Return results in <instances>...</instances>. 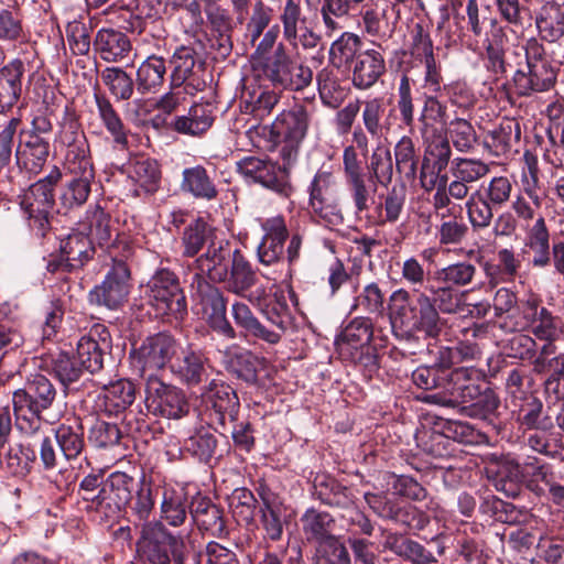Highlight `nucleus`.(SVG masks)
<instances>
[{
	"label": "nucleus",
	"mask_w": 564,
	"mask_h": 564,
	"mask_svg": "<svg viewBox=\"0 0 564 564\" xmlns=\"http://www.w3.org/2000/svg\"><path fill=\"white\" fill-rule=\"evenodd\" d=\"M24 64L15 58L0 69V110L12 108L20 98Z\"/></svg>",
	"instance_id": "30"
},
{
	"label": "nucleus",
	"mask_w": 564,
	"mask_h": 564,
	"mask_svg": "<svg viewBox=\"0 0 564 564\" xmlns=\"http://www.w3.org/2000/svg\"><path fill=\"white\" fill-rule=\"evenodd\" d=\"M513 414L518 413V421L527 429L546 432L553 427V420L543 411V403L536 397H527L519 406L512 408Z\"/></svg>",
	"instance_id": "38"
},
{
	"label": "nucleus",
	"mask_w": 564,
	"mask_h": 564,
	"mask_svg": "<svg viewBox=\"0 0 564 564\" xmlns=\"http://www.w3.org/2000/svg\"><path fill=\"white\" fill-rule=\"evenodd\" d=\"M505 36L502 29L496 30V74L499 72L501 77L508 78L512 76V84L508 80L503 82L496 91V100L499 102L503 99L513 104L512 88L516 90V79L523 70L519 68L522 63V48L513 46H503L502 37Z\"/></svg>",
	"instance_id": "19"
},
{
	"label": "nucleus",
	"mask_w": 564,
	"mask_h": 564,
	"mask_svg": "<svg viewBox=\"0 0 564 564\" xmlns=\"http://www.w3.org/2000/svg\"><path fill=\"white\" fill-rule=\"evenodd\" d=\"M319 4L325 35L328 37L343 28L338 19L347 18L357 8L351 0H321Z\"/></svg>",
	"instance_id": "50"
},
{
	"label": "nucleus",
	"mask_w": 564,
	"mask_h": 564,
	"mask_svg": "<svg viewBox=\"0 0 564 564\" xmlns=\"http://www.w3.org/2000/svg\"><path fill=\"white\" fill-rule=\"evenodd\" d=\"M530 329L538 339L546 341L534 362L535 370L542 372L546 368L552 367L553 362L558 361V358L555 356V346L552 343L562 335L563 323L545 307H541L539 311L535 310Z\"/></svg>",
	"instance_id": "14"
},
{
	"label": "nucleus",
	"mask_w": 564,
	"mask_h": 564,
	"mask_svg": "<svg viewBox=\"0 0 564 564\" xmlns=\"http://www.w3.org/2000/svg\"><path fill=\"white\" fill-rule=\"evenodd\" d=\"M89 153V144L85 137L82 135L80 138L75 139L74 142L69 144L66 152V170L72 175H88L89 177H95Z\"/></svg>",
	"instance_id": "48"
},
{
	"label": "nucleus",
	"mask_w": 564,
	"mask_h": 564,
	"mask_svg": "<svg viewBox=\"0 0 564 564\" xmlns=\"http://www.w3.org/2000/svg\"><path fill=\"white\" fill-rule=\"evenodd\" d=\"M522 474L514 458L503 456L496 458V491L505 497H517L520 492Z\"/></svg>",
	"instance_id": "41"
},
{
	"label": "nucleus",
	"mask_w": 564,
	"mask_h": 564,
	"mask_svg": "<svg viewBox=\"0 0 564 564\" xmlns=\"http://www.w3.org/2000/svg\"><path fill=\"white\" fill-rule=\"evenodd\" d=\"M135 387L128 379H119L102 387L98 397V408L109 415H119L132 405Z\"/></svg>",
	"instance_id": "24"
},
{
	"label": "nucleus",
	"mask_w": 564,
	"mask_h": 564,
	"mask_svg": "<svg viewBox=\"0 0 564 564\" xmlns=\"http://www.w3.org/2000/svg\"><path fill=\"white\" fill-rule=\"evenodd\" d=\"M192 288L194 296L200 307L203 317L210 327L229 339L236 338V332L226 317V301L223 293L196 273Z\"/></svg>",
	"instance_id": "10"
},
{
	"label": "nucleus",
	"mask_w": 564,
	"mask_h": 564,
	"mask_svg": "<svg viewBox=\"0 0 564 564\" xmlns=\"http://www.w3.org/2000/svg\"><path fill=\"white\" fill-rule=\"evenodd\" d=\"M261 499L260 523L264 531V538L276 542L282 539L284 521L282 518L283 507L279 498L270 490L262 488L259 491Z\"/></svg>",
	"instance_id": "28"
},
{
	"label": "nucleus",
	"mask_w": 564,
	"mask_h": 564,
	"mask_svg": "<svg viewBox=\"0 0 564 564\" xmlns=\"http://www.w3.org/2000/svg\"><path fill=\"white\" fill-rule=\"evenodd\" d=\"M494 191V178L489 182L485 193L473 196L467 204L468 216L474 227L484 228L489 226L492 218V208L490 203Z\"/></svg>",
	"instance_id": "54"
},
{
	"label": "nucleus",
	"mask_w": 564,
	"mask_h": 564,
	"mask_svg": "<svg viewBox=\"0 0 564 564\" xmlns=\"http://www.w3.org/2000/svg\"><path fill=\"white\" fill-rule=\"evenodd\" d=\"M345 181L349 197L354 204L355 214L359 215L368 210L373 200L378 184H367L365 174L346 177Z\"/></svg>",
	"instance_id": "53"
},
{
	"label": "nucleus",
	"mask_w": 564,
	"mask_h": 564,
	"mask_svg": "<svg viewBox=\"0 0 564 564\" xmlns=\"http://www.w3.org/2000/svg\"><path fill=\"white\" fill-rule=\"evenodd\" d=\"M166 74L165 59L161 56L150 55L137 70V86L142 94L152 91L162 86Z\"/></svg>",
	"instance_id": "45"
},
{
	"label": "nucleus",
	"mask_w": 564,
	"mask_h": 564,
	"mask_svg": "<svg viewBox=\"0 0 564 564\" xmlns=\"http://www.w3.org/2000/svg\"><path fill=\"white\" fill-rule=\"evenodd\" d=\"M280 21L283 28V39L292 47L301 46L303 50H313L319 44L321 35L304 25L305 18L302 14V8L289 7L285 12H281Z\"/></svg>",
	"instance_id": "22"
},
{
	"label": "nucleus",
	"mask_w": 564,
	"mask_h": 564,
	"mask_svg": "<svg viewBox=\"0 0 564 564\" xmlns=\"http://www.w3.org/2000/svg\"><path fill=\"white\" fill-rule=\"evenodd\" d=\"M390 322L393 329L408 334L423 333L435 338L442 330V319L432 299L424 292L397 290L390 296Z\"/></svg>",
	"instance_id": "1"
},
{
	"label": "nucleus",
	"mask_w": 564,
	"mask_h": 564,
	"mask_svg": "<svg viewBox=\"0 0 564 564\" xmlns=\"http://www.w3.org/2000/svg\"><path fill=\"white\" fill-rule=\"evenodd\" d=\"M301 523L308 542H318L321 546L327 539L335 538L332 534L335 519L328 512L307 509L301 517Z\"/></svg>",
	"instance_id": "36"
},
{
	"label": "nucleus",
	"mask_w": 564,
	"mask_h": 564,
	"mask_svg": "<svg viewBox=\"0 0 564 564\" xmlns=\"http://www.w3.org/2000/svg\"><path fill=\"white\" fill-rule=\"evenodd\" d=\"M307 112L295 108L281 112L272 124L273 132L281 140L302 142L307 131Z\"/></svg>",
	"instance_id": "35"
},
{
	"label": "nucleus",
	"mask_w": 564,
	"mask_h": 564,
	"mask_svg": "<svg viewBox=\"0 0 564 564\" xmlns=\"http://www.w3.org/2000/svg\"><path fill=\"white\" fill-rule=\"evenodd\" d=\"M50 154V143L36 133H29L20 141L15 150V160L20 169L36 174L44 166Z\"/></svg>",
	"instance_id": "26"
},
{
	"label": "nucleus",
	"mask_w": 564,
	"mask_h": 564,
	"mask_svg": "<svg viewBox=\"0 0 564 564\" xmlns=\"http://www.w3.org/2000/svg\"><path fill=\"white\" fill-rule=\"evenodd\" d=\"M520 512L511 505L496 497V535L502 543V553L508 562L518 561L524 563L530 546L535 538L525 529L513 525L519 521Z\"/></svg>",
	"instance_id": "6"
},
{
	"label": "nucleus",
	"mask_w": 564,
	"mask_h": 564,
	"mask_svg": "<svg viewBox=\"0 0 564 564\" xmlns=\"http://www.w3.org/2000/svg\"><path fill=\"white\" fill-rule=\"evenodd\" d=\"M98 118L108 133L112 137L113 143L121 149L128 145V131L108 98L95 95Z\"/></svg>",
	"instance_id": "42"
},
{
	"label": "nucleus",
	"mask_w": 564,
	"mask_h": 564,
	"mask_svg": "<svg viewBox=\"0 0 564 564\" xmlns=\"http://www.w3.org/2000/svg\"><path fill=\"white\" fill-rule=\"evenodd\" d=\"M131 178L147 193H154L160 185L161 172L154 160L142 159L133 163Z\"/></svg>",
	"instance_id": "59"
},
{
	"label": "nucleus",
	"mask_w": 564,
	"mask_h": 564,
	"mask_svg": "<svg viewBox=\"0 0 564 564\" xmlns=\"http://www.w3.org/2000/svg\"><path fill=\"white\" fill-rule=\"evenodd\" d=\"M226 369L246 382H256L258 378L256 357L251 351L237 345L228 347L224 352Z\"/></svg>",
	"instance_id": "37"
},
{
	"label": "nucleus",
	"mask_w": 564,
	"mask_h": 564,
	"mask_svg": "<svg viewBox=\"0 0 564 564\" xmlns=\"http://www.w3.org/2000/svg\"><path fill=\"white\" fill-rule=\"evenodd\" d=\"M279 99L280 95L276 91L261 87L243 95L246 111L251 112L257 118L268 116Z\"/></svg>",
	"instance_id": "56"
},
{
	"label": "nucleus",
	"mask_w": 564,
	"mask_h": 564,
	"mask_svg": "<svg viewBox=\"0 0 564 564\" xmlns=\"http://www.w3.org/2000/svg\"><path fill=\"white\" fill-rule=\"evenodd\" d=\"M372 335V324L368 318L352 319L335 341L339 356H352V351L370 346Z\"/></svg>",
	"instance_id": "29"
},
{
	"label": "nucleus",
	"mask_w": 564,
	"mask_h": 564,
	"mask_svg": "<svg viewBox=\"0 0 564 564\" xmlns=\"http://www.w3.org/2000/svg\"><path fill=\"white\" fill-rule=\"evenodd\" d=\"M361 39L352 32H343L329 47V62L336 68L349 67L356 61L361 48Z\"/></svg>",
	"instance_id": "43"
},
{
	"label": "nucleus",
	"mask_w": 564,
	"mask_h": 564,
	"mask_svg": "<svg viewBox=\"0 0 564 564\" xmlns=\"http://www.w3.org/2000/svg\"><path fill=\"white\" fill-rule=\"evenodd\" d=\"M94 217L96 220V228H90L89 234L73 230L66 236L65 247H72L73 245L104 247L110 238V232L106 224L105 213L100 207H96Z\"/></svg>",
	"instance_id": "49"
},
{
	"label": "nucleus",
	"mask_w": 564,
	"mask_h": 564,
	"mask_svg": "<svg viewBox=\"0 0 564 564\" xmlns=\"http://www.w3.org/2000/svg\"><path fill=\"white\" fill-rule=\"evenodd\" d=\"M172 67L171 86L173 88L182 87L183 84L192 76L196 65V52L189 46H180L175 50L170 58Z\"/></svg>",
	"instance_id": "52"
},
{
	"label": "nucleus",
	"mask_w": 564,
	"mask_h": 564,
	"mask_svg": "<svg viewBox=\"0 0 564 564\" xmlns=\"http://www.w3.org/2000/svg\"><path fill=\"white\" fill-rule=\"evenodd\" d=\"M351 66V83L360 90L371 88L386 73L384 57L375 48L360 52Z\"/></svg>",
	"instance_id": "23"
},
{
	"label": "nucleus",
	"mask_w": 564,
	"mask_h": 564,
	"mask_svg": "<svg viewBox=\"0 0 564 564\" xmlns=\"http://www.w3.org/2000/svg\"><path fill=\"white\" fill-rule=\"evenodd\" d=\"M230 249H206L195 259V264L200 273H206L212 280L223 281L228 274L232 262Z\"/></svg>",
	"instance_id": "44"
},
{
	"label": "nucleus",
	"mask_w": 564,
	"mask_h": 564,
	"mask_svg": "<svg viewBox=\"0 0 564 564\" xmlns=\"http://www.w3.org/2000/svg\"><path fill=\"white\" fill-rule=\"evenodd\" d=\"M54 436L62 455L67 459H76L85 447L84 427L79 419H68L54 430Z\"/></svg>",
	"instance_id": "31"
},
{
	"label": "nucleus",
	"mask_w": 564,
	"mask_h": 564,
	"mask_svg": "<svg viewBox=\"0 0 564 564\" xmlns=\"http://www.w3.org/2000/svg\"><path fill=\"white\" fill-rule=\"evenodd\" d=\"M370 173L369 183H377L382 186H388L393 176V162L391 151L388 145L379 141L370 156L368 165Z\"/></svg>",
	"instance_id": "47"
},
{
	"label": "nucleus",
	"mask_w": 564,
	"mask_h": 564,
	"mask_svg": "<svg viewBox=\"0 0 564 564\" xmlns=\"http://www.w3.org/2000/svg\"><path fill=\"white\" fill-rule=\"evenodd\" d=\"M199 395L215 410L217 420L223 427H225L227 419L230 423L237 421L240 403L232 388L210 379L207 384L200 387Z\"/></svg>",
	"instance_id": "20"
},
{
	"label": "nucleus",
	"mask_w": 564,
	"mask_h": 564,
	"mask_svg": "<svg viewBox=\"0 0 564 564\" xmlns=\"http://www.w3.org/2000/svg\"><path fill=\"white\" fill-rule=\"evenodd\" d=\"M261 313L271 327L282 336L286 334L292 325V314L283 296L275 297L271 303L261 307Z\"/></svg>",
	"instance_id": "60"
},
{
	"label": "nucleus",
	"mask_w": 564,
	"mask_h": 564,
	"mask_svg": "<svg viewBox=\"0 0 564 564\" xmlns=\"http://www.w3.org/2000/svg\"><path fill=\"white\" fill-rule=\"evenodd\" d=\"M237 171L249 182L261 184L279 194L288 195L290 183L286 180V170L272 161L256 156H246L237 163Z\"/></svg>",
	"instance_id": "16"
},
{
	"label": "nucleus",
	"mask_w": 564,
	"mask_h": 564,
	"mask_svg": "<svg viewBox=\"0 0 564 564\" xmlns=\"http://www.w3.org/2000/svg\"><path fill=\"white\" fill-rule=\"evenodd\" d=\"M111 347L108 328L99 323L94 324L89 332L77 343V359L85 370L97 372L104 367V356Z\"/></svg>",
	"instance_id": "18"
},
{
	"label": "nucleus",
	"mask_w": 564,
	"mask_h": 564,
	"mask_svg": "<svg viewBox=\"0 0 564 564\" xmlns=\"http://www.w3.org/2000/svg\"><path fill=\"white\" fill-rule=\"evenodd\" d=\"M490 391V381L481 370L459 367L449 373L445 391L427 394L424 400L447 408L474 401L485 405L491 399Z\"/></svg>",
	"instance_id": "4"
},
{
	"label": "nucleus",
	"mask_w": 564,
	"mask_h": 564,
	"mask_svg": "<svg viewBox=\"0 0 564 564\" xmlns=\"http://www.w3.org/2000/svg\"><path fill=\"white\" fill-rule=\"evenodd\" d=\"M55 398L56 389L46 376L31 375L24 388L17 390L12 398L18 430L23 434L41 432V413L53 404Z\"/></svg>",
	"instance_id": "2"
},
{
	"label": "nucleus",
	"mask_w": 564,
	"mask_h": 564,
	"mask_svg": "<svg viewBox=\"0 0 564 564\" xmlns=\"http://www.w3.org/2000/svg\"><path fill=\"white\" fill-rule=\"evenodd\" d=\"M230 267V290L238 295H245V293L256 284L257 278L249 263L243 260L238 249L232 253V262Z\"/></svg>",
	"instance_id": "58"
},
{
	"label": "nucleus",
	"mask_w": 564,
	"mask_h": 564,
	"mask_svg": "<svg viewBox=\"0 0 564 564\" xmlns=\"http://www.w3.org/2000/svg\"><path fill=\"white\" fill-rule=\"evenodd\" d=\"M564 555V544L552 539H540L534 555L524 556V563L511 561V564H557Z\"/></svg>",
	"instance_id": "62"
},
{
	"label": "nucleus",
	"mask_w": 564,
	"mask_h": 564,
	"mask_svg": "<svg viewBox=\"0 0 564 564\" xmlns=\"http://www.w3.org/2000/svg\"><path fill=\"white\" fill-rule=\"evenodd\" d=\"M498 117H496V121ZM521 129L514 118L501 117L496 122V166H506L508 161L519 153Z\"/></svg>",
	"instance_id": "27"
},
{
	"label": "nucleus",
	"mask_w": 564,
	"mask_h": 564,
	"mask_svg": "<svg viewBox=\"0 0 564 564\" xmlns=\"http://www.w3.org/2000/svg\"><path fill=\"white\" fill-rule=\"evenodd\" d=\"M362 106V123L365 130L373 138L380 139L383 132L382 118L386 111V105L381 97L366 99Z\"/></svg>",
	"instance_id": "61"
},
{
	"label": "nucleus",
	"mask_w": 564,
	"mask_h": 564,
	"mask_svg": "<svg viewBox=\"0 0 564 564\" xmlns=\"http://www.w3.org/2000/svg\"><path fill=\"white\" fill-rule=\"evenodd\" d=\"M316 82L322 101L328 107H337L343 99V90L334 72L328 68L321 69Z\"/></svg>",
	"instance_id": "64"
},
{
	"label": "nucleus",
	"mask_w": 564,
	"mask_h": 564,
	"mask_svg": "<svg viewBox=\"0 0 564 564\" xmlns=\"http://www.w3.org/2000/svg\"><path fill=\"white\" fill-rule=\"evenodd\" d=\"M252 74L258 80L283 90H302L313 79L312 69L293 59L282 42L278 43L270 59L253 69Z\"/></svg>",
	"instance_id": "5"
},
{
	"label": "nucleus",
	"mask_w": 564,
	"mask_h": 564,
	"mask_svg": "<svg viewBox=\"0 0 564 564\" xmlns=\"http://www.w3.org/2000/svg\"><path fill=\"white\" fill-rule=\"evenodd\" d=\"M145 402L149 408L169 419H180L187 414L189 405L184 392L164 383L158 375L145 376Z\"/></svg>",
	"instance_id": "13"
},
{
	"label": "nucleus",
	"mask_w": 564,
	"mask_h": 564,
	"mask_svg": "<svg viewBox=\"0 0 564 564\" xmlns=\"http://www.w3.org/2000/svg\"><path fill=\"white\" fill-rule=\"evenodd\" d=\"M209 369L208 358L200 350L181 346L170 370L187 388H200L203 383L210 381Z\"/></svg>",
	"instance_id": "17"
},
{
	"label": "nucleus",
	"mask_w": 564,
	"mask_h": 564,
	"mask_svg": "<svg viewBox=\"0 0 564 564\" xmlns=\"http://www.w3.org/2000/svg\"><path fill=\"white\" fill-rule=\"evenodd\" d=\"M191 517L202 531L220 538L226 533L223 511L209 499L198 498L192 502Z\"/></svg>",
	"instance_id": "34"
},
{
	"label": "nucleus",
	"mask_w": 564,
	"mask_h": 564,
	"mask_svg": "<svg viewBox=\"0 0 564 564\" xmlns=\"http://www.w3.org/2000/svg\"><path fill=\"white\" fill-rule=\"evenodd\" d=\"M528 73L519 74L516 79V93L519 96H529L534 91H546L551 89L557 76V67L552 61L529 66Z\"/></svg>",
	"instance_id": "25"
},
{
	"label": "nucleus",
	"mask_w": 564,
	"mask_h": 564,
	"mask_svg": "<svg viewBox=\"0 0 564 564\" xmlns=\"http://www.w3.org/2000/svg\"><path fill=\"white\" fill-rule=\"evenodd\" d=\"M101 80L118 100H128L133 95V80L120 67H107L101 73Z\"/></svg>",
	"instance_id": "57"
},
{
	"label": "nucleus",
	"mask_w": 564,
	"mask_h": 564,
	"mask_svg": "<svg viewBox=\"0 0 564 564\" xmlns=\"http://www.w3.org/2000/svg\"><path fill=\"white\" fill-rule=\"evenodd\" d=\"M150 304L161 315L175 316L186 312V300L177 276L167 269L159 270L148 283Z\"/></svg>",
	"instance_id": "11"
},
{
	"label": "nucleus",
	"mask_w": 564,
	"mask_h": 564,
	"mask_svg": "<svg viewBox=\"0 0 564 564\" xmlns=\"http://www.w3.org/2000/svg\"><path fill=\"white\" fill-rule=\"evenodd\" d=\"M95 177L88 175H73L61 193V203L65 208L72 209L86 203Z\"/></svg>",
	"instance_id": "55"
},
{
	"label": "nucleus",
	"mask_w": 564,
	"mask_h": 564,
	"mask_svg": "<svg viewBox=\"0 0 564 564\" xmlns=\"http://www.w3.org/2000/svg\"><path fill=\"white\" fill-rule=\"evenodd\" d=\"M188 501L183 490L164 488L160 506L161 519L173 528L181 527L187 521Z\"/></svg>",
	"instance_id": "39"
},
{
	"label": "nucleus",
	"mask_w": 564,
	"mask_h": 564,
	"mask_svg": "<svg viewBox=\"0 0 564 564\" xmlns=\"http://www.w3.org/2000/svg\"><path fill=\"white\" fill-rule=\"evenodd\" d=\"M130 270L123 260L113 259L111 270L104 281L90 290L88 301L91 305L117 310L127 301L130 292Z\"/></svg>",
	"instance_id": "12"
},
{
	"label": "nucleus",
	"mask_w": 564,
	"mask_h": 564,
	"mask_svg": "<svg viewBox=\"0 0 564 564\" xmlns=\"http://www.w3.org/2000/svg\"><path fill=\"white\" fill-rule=\"evenodd\" d=\"M58 171L39 180L23 194L21 207L28 214L29 226L39 237L50 230V216L55 203L54 186L58 182Z\"/></svg>",
	"instance_id": "7"
},
{
	"label": "nucleus",
	"mask_w": 564,
	"mask_h": 564,
	"mask_svg": "<svg viewBox=\"0 0 564 564\" xmlns=\"http://www.w3.org/2000/svg\"><path fill=\"white\" fill-rule=\"evenodd\" d=\"M138 487L134 478L122 471L111 473L99 489V506L106 519H116L131 501Z\"/></svg>",
	"instance_id": "15"
},
{
	"label": "nucleus",
	"mask_w": 564,
	"mask_h": 564,
	"mask_svg": "<svg viewBox=\"0 0 564 564\" xmlns=\"http://www.w3.org/2000/svg\"><path fill=\"white\" fill-rule=\"evenodd\" d=\"M213 124L210 109L205 105L192 106L186 115L174 119L173 129L182 134L199 135L205 133Z\"/></svg>",
	"instance_id": "40"
},
{
	"label": "nucleus",
	"mask_w": 564,
	"mask_h": 564,
	"mask_svg": "<svg viewBox=\"0 0 564 564\" xmlns=\"http://www.w3.org/2000/svg\"><path fill=\"white\" fill-rule=\"evenodd\" d=\"M94 46L106 62H118L124 58L131 50L128 36L121 31L113 29L99 30L96 34Z\"/></svg>",
	"instance_id": "33"
},
{
	"label": "nucleus",
	"mask_w": 564,
	"mask_h": 564,
	"mask_svg": "<svg viewBox=\"0 0 564 564\" xmlns=\"http://www.w3.org/2000/svg\"><path fill=\"white\" fill-rule=\"evenodd\" d=\"M181 186L184 192L208 200L214 199L218 193L207 171L200 165L187 167L183 171Z\"/></svg>",
	"instance_id": "46"
},
{
	"label": "nucleus",
	"mask_w": 564,
	"mask_h": 564,
	"mask_svg": "<svg viewBox=\"0 0 564 564\" xmlns=\"http://www.w3.org/2000/svg\"><path fill=\"white\" fill-rule=\"evenodd\" d=\"M397 169L406 178H414L417 169V155L414 142L410 137H402L394 147Z\"/></svg>",
	"instance_id": "63"
},
{
	"label": "nucleus",
	"mask_w": 564,
	"mask_h": 564,
	"mask_svg": "<svg viewBox=\"0 0 564 564\" xmlns=\"http://www.w3.org/2000/svg\"><path fill=\"white\" fill-rule=\"evenodd\" d=\"M180 347L181 344L173 336L166 333L155 334L133 351V365L145 380V376L156 375L166 365L171 367Z\"/></svg>",
	"instance_id": "9"
},
{
	"label": "nucleus",
	"mask_w": 564,
	"mask_h": 564,
	"mask_svg": "<svg viewBox=\"0 0 564 564\" xmlns=\"http://www.w3.org/2000/svg\"><path fill=\"white\" fill-rule=\"evenodd\" d=\"M231 314L246 338L260 340L269 346H276L281 343L283 336L268 323L260 322L247 304L236 302L232 304Z\"/></svg>",
	"instance_id": "21"
},
{
	"label": "nucleus",
	"mask_w": 564,
	"mask_h": 564,
	"mask_svg": "<svg viewBox=\"0 0 564 564\" xmlns=\"http://www.w3.org/2000/svg\"><path fill=\"white\" fill-rule=\"evenodd\" d=\"M139 530L137 551L150 564H185L187 552L182 535L171 533L159 520L135 524Z\"/></svg>",
	"instance_id": "3"
},
{
	"label": "nucleus",
	"mask_w": 564,
	"mask_h": 564,
	"mask_svg": "<svg viewBox=\"0 0 564 564\" xmlns=\"http://www.w3.org/2000/svg\"><path fill=\"white\" fill-rule=\"evenodd\" d=\"M535 25L543 41L557 42L564 36V11L555 1L543 4L535 15Z\"/></svg>",
	"instance_id": "32"
},
{
	"label": "nucleus",
	"mask_w": 564,
	"mask_h": 564,
	"mask_svg": "<svg viewBox=\"0 0 564 564\" xmlns=\"http://www.w3.org/2000/svg\"><path fill=\"white\" fill-rule=\"evenodd\" d=\"M47 367L65 387L78 381L85 370L76 357L64 351L51 355Z\"/></svg>",
	"instance_id": "51"
},
{
	"label": "nucleus",
	"mask_w": 564,
	"mask_h": 564,
	"mask_svg": "<svg viewBox=\"0 0 564 564\" xmlns=\"http://www.w3.org/2000/svg\"><path fill=\"white\" fill-rule=\"evenodd\" d=\"M308 208L317 221L336 226L343 221L337 203V183L332 172L318 170L307 186Z\"/></svg>",
	"instance_id": "8"
}]
</instances>
